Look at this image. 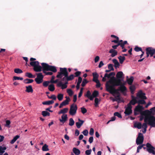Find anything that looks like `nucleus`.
Listing matches in <instances>:
<instances>
[{"label":"nucleus","instance_id":"2eb2a0df","mask_svg":"<svg viewBox=\"0 0 155 155\" xmlns=\"http://www.w3.org/2000/svg\"><path fill=\"white\" fill-rule=\"evenodd\" d=\"M67 114H63L61 116V119H60L59 120L61 122L64 123L67 120Z\"/></svg>","mask_w":155,"mask_h":155},{"label":"nucleus","instance_id":"09e8293b","mask_svg":"<svg viewBox=\"0 0 155 155\" xmlns=\"http://www.w3.org/2000/svg\"><path fill=\"white\" fill-rule=\"evenodd\" d=\"M108 68L110 71H113L114 70L112 64H109L108 65Z\"/></svg>","mask_w":155,"mask_h":155},{"label":"nucleus","instance_id":"dca6fc26","mask_svg":"<svg viewBox=\"0 0 155 155\" xmlns=\"http://www.w3.org/2000/svg\"><path fill=\"white\" fill-rule=\"evenodd\" d=\"M109 52L111 54V56L112 57H114L116 55H117V52L114 49H111L109 51Z\"/></svg>","mask_w":155,"mask_h":155},{"label":"nucleus","instance_id":"603ef678","mask_svg":"<svg viewBox=\"0 0 155 155\" xmlns=\"http://www.w3.org/2000/svg\"><path fill=\"white\" fill-rule=\"evenodd\" d=\"M115 75V73L114 72H111L109 74H107V78H109L111 76H114Z\"/></svg>","mask_w":155,"mask_h":155},{"label":"nucleus","instance_id":"58836bf2","mask_svg":"<svg viewBox=\"0 0 155 155\" xmlns=\"http://www.w3.org/2000/svg\"><path fill=\"white\" fill-rule=\"evenodd\" d=\"M67 92L70 96H71L73 94V92L71 89H68Z\"/></svg>","mask_w":155,"mask_h":155},{"label":"nucleus","instance_id":"2f4dec72","mask_svg":"<svg viewBox=\"0 0 155 155\" xmlns=\"http://www.w3.org/2000/svg\"><path fill=\"white\" fill-rule=\"evenodd\" d=\"M63 94H59L57 96V98L59 101H62L63 98Z\"/></svg>","mask_w":155,"mask_h":155},{"label":"nucleus","instance_id":"69168bd1","mask_svg":"<svg viewBox=\"0 0 155 155\" xmlns=\"http://www.w3.org/2000/svg\"><path fill=\"white\" fill-rule=\"evenodd\" d=\"M82 81V79L80 77H78V80L77 83L78 84H80Z\"/></svg>","mask_w":155,"mask_h":155},{"label":"nucleus","instance_id":"6ab92c4d","mask_svg":"<svg viewBox=\"0 0 155 155\" xmlns=\"http://www.w3.org/2000/svg\"><path fill=\"white\" fill-rule=\"evenodd\" d=\"M112 61L114 64V66L115 68L119 67L120 66V64L117 60L115 59H113Z\"/></svg>","mask_w":155,"mask_h":155},{"label":"nucleus","instance_id":"aec40b11","mask_svg":"<svg viewBox=\"0 0 155 155\" xmlns=\"http://www.w3.org/2000/svg\"><path fill=\"white\" fill-rule=\"evenodd\" d=\"M26 89L25 91L27 92H32L33 91V90L32 86L31 85H29L28 86H26Z\"/></svg>","mask_w":155,"mask_h":155},{"label":"nucleus","instance_id":"0eeeda50","mask_svg":"<svg viewBox=\"0 0 155 155\" xmlns=\"http://www.w3.org/2000/svg\"><path fill=\"white\" fill-rule=\"evenodd\" d=\"M30 64L34 67V70L36 72H40L42 70L41 67L38 61H31Z\"/></svg>","mask_w":155,"mask_h":155},{"label":"nucleus","instance_id":"774afa93","mask_svg":"<svg viewBox=\"0 0 155 155\" xmlns=\"http://www.w3.org/2000/svg\"><path fill=\"white\" fill-rule=\"evenodd\" d=\"M93 137H89V143H92L93 141Z\"/></svg>","mask_w":155,"mask_h":155},{"label":"nucleus","instance_id":"49530a36","mask_svg":"<svg viewBox=\"0 0 155 155\" xmlns=\"http://www.w3.org/2000/svg\"><path fill=\"white\" fill-rule=\"evenodd\" d=\"M87 81L86 79H84L83 80V81H82V82L81 84V86L82 87H84L85 86L86 84H87Z\"/></svg>","mask_w":155,"mask_h":155},{"label":"nucleus","instance_id":"052dcab7","mask_svg":"<svg viewBox=\"0 0 155 155\" xmlns=\"http://www.w3.org/2000/svg\"><path fill=\"white\" fill-rule=\"evenodd\" d=\"M100 57L99 56H96L94 58V62L95 63L97 62L99 60Z\"/></svg>","mask_w":155,"mask_h":155},{"label":"nucleus","instance_id":"5fc2aeb1","mask_svg":"<svg viewBox=\"0 0 155 155\" xmlns=\"http://www.w3.org/2000/svg\"><path fill=\"white\" fill-rule=\"evenodd\" d=\"M91 149L87 150L85 151V153L87 155H89L91 154Z\"/></svg>","mask_w":155,"mask_h":155},{"label":"nucleus","instance_id":"72a5a7b5","mask_svg":"<svg viewBox=\"0 0 155 155\" xmlns=\"http://www.w3.org/2000/svg\"><path fill=\"white\" fill-rule=\"evenodd\" d=\"M42 114L44 117L49 116L50 114L49 112L46 111H44L42 112Z\"/></svg>","mask_w":155,"mask_h":155},{"label":"nucleus","instance_id":"864d4df0","mask_svg":"<svg viewBox=\"0 0 155 155\" xmlns=\"http://www.w3.org/2000/svg\"><path fill=\"white\" fill-rule=\"evenodd\" d=\"M98 94V92L97 91H94L92 94V95L94 97H95L97 96Z\"/></svg>","mask_w":155,"mask_h":155},{"label":"nucleus","instance_id":"b1692460","mask_svg":"<svg viewBox=\"0 0 155 155\" xmlns=\"http://www.w3.org/2000/svg\"><path fill=\"white\" fill-rule=\"evenodd\" d=\"M74 153L76 155H78L80 153V150L76 148H74L73 149Z\"/></svg>","mask_w":155,"mask_h":155},{"label":"nucleus","instance_id":"4d7b16f0","mask_svg":"<svg viewBox=\"0 0 155 155\" xmlns=\"http://www.w3.org/2000/svg\"><path fill=\"white\" fill-rule=\"evenodd\" d=\"M93 78H98V75L96 72L93 73L92 74Z\"/></svg>","mask_w":155,"mask_h":155},{"label":"nucleus","instance_id":"13d9d810","mask_svg":"<svg viewBox=\"0 0 155 155\" xmlns=\"http://www.w3.org/2000/svg\"><path fill=\"white\" fill-rule=\"evenodd\" d=\"M147 123H143L142 126V129H147Z\"/></svg>","mask_w":155,"mask_h":155},{"label":"nucleus","instance_id":"9b49d317","mask_svg":"<svg viewBox=\"0 0 155 155\" xmlns=\"http://www.w3.org/2000/svg\"><path fill=\"white\" fill-rule=\"evenodd\" d=\"M44 76L41 73H39L37 74V77L35 81L38 84L41 83L43 81Z\"/></svg>","mask_w":155,"mask_h":155},{"label":"nucleus","instance_id":"412c9836","mask_svg":"<svg viewBox=\"0 0 155 155\" xmlns=\"http://www.w3.org/2000/svg\"><path fill=\"white\" fill-rule=\"evenodd\" d=\"M144 99L141 98H138L137 99V103L139 105L140 104H143L146 103V102L144 100Z\"/></svg>","mask_w":155,"mask_h":155},{"label":"nucleus","instance_id":"4c0bfd02","mask_svg":"<svg viewBox=\"0 0 155 155\" xmlns=\"http://www.w3.org/2000/svg\"><path fill=\"white\" fill-rule=\"evenodd\" d=\"M25 76L29 78H34L35 77V76H33V75L30 73L27 72L25 74Z\"/></svg>","mask_w":155,"mask_h":155},{"label":"nucleus","instance_id":"4be33fe9","mask_svg":"<svg viewBox=\"0 0 155 155\" xmlns=\"http://www.w3.org/2000/svg\"><path fill=\"white\" fill-rule=\"evenodd\" d=\"M123 74L122 71H119L116 74V77L117 79H120L121 78L123 77Z\"/></svg>","mask_w":155,"mask_h":155},{"label":"nucleus","instance_id":"7ed1b4c3","mask_svg":"<svg viewBox=\"0 0 155 155\" xmlns=\"http://www.w3.org/2000/svg\"><path fill=\"white\" fill-rule=\"evenodd\" d=\"M144 121L149 125L151 127H155V117L150 114L147 115L144 117Z\"/></svg>","mask_w":155,"mask_h":155},{"label":"nucleus","instance_id":"0e129e2a","mask_svg":"<svg viewBox=\"0 0 155 155\" xmlns=\"http://www.w3.org/2000/svg\"><path fill=\"white\" fill-rule=\"evenodd\" d=\"M43 73H45L46 75H51L53 74L52 72H47L46 71H44Z\"/></svg>","mask_w":155,"mask_h":155},{"label":"nucleus","instance_id":"6e6552de","mask_svg":"<svg viewBox=\"0 0 155 155\" xmlns=\"http://www.w3.org/2000/svg\"><path fill=\"white\" fill-rule=\"evenodd\" d=\"M77 109L78 107L76 105L74 104L71 105L69 112L70 114L72 116L74 115L76 113Z\"/></svg>","mask_w":155,"mask_h":155},{"label":"nucleus","instance_id":"a211bd4d","mask_svg":"<svg viewBox=\"0 0 155 155\" xmlns=\"http://www.w3.org/2000/svg\"><path fill=\"white\" fill-rule=\"evenodd\" d=\"M66 99L62 103L65 106L68 104L69 102L70 101V99L68 97H66Z\"/></svg>","mask_w":155,"mask_h":155},{"label":"nucleus","instance_id":"de8ad7c7","mask_svg":"<svg viewBox=\"0 0 155 155\" xmlns=\"http://www.w3.org/2000/svg\"><path fill=\"white\" fill-rule=\"evenodd\" d=\"M14 80H22L23 79V78L22 77H18L17 76H14L13 77Z\"/></svg>","mask_w":155,"mask_h":155},{"label":"nucleus","instance_id":"c756f323","mask_svg":"<svg viewBox=\"0 0 155 155\" xmlns=\"http://www.w3.org/2000/svg\"><path fill=\"white\" fill-rule=\"evenodd\" d=\"M118 58L119 59L120 63L121 64H122L125 60V57L121 56H119L118 57Z\"/></svg>","mask_w":155,"mask_h":155},{"label":"nucleus","instance_id":"20e7f679","mask_svg":"<svg viewBox=\"0 0 155 155\" xmlns=\"http://www.w3.org/2000/svg\"><path fill=\"white\" fill-rule=\"evenodd\" d=\"M144 109V107L140 105H138L135 108L134 110V114L135 115H137L140 113L142 115L144 116L145 117L147 115L150 114L151 112L148 110H146L144 111L143 110Z\"/></svg>","mask_w":155,"mask_h":155},{"label":"nucleus","instance_id":"423d86ee","mask_svg":"<svg viewBox=\"0 0 155 155\" xmlns=\"http://www.w3.org/2000/svg\"><path fill=\"white\" fill-rule=\"evenodd\" d=\"M41 64L43 72L44 71H50L54 72H56L57 71L56 67L54 66L49 65L48 64L45 63H42Z\"/></svg>","mask_w":155,"mask_h":155},{"label":"nucleus","instance_id":"e2e57ef3","mask_svg":"<svg viewBox=\"0 0 155 155\" xmlns=\"http://www.w3.org/2000/svg\"><path fill=\"white\" fill-rule=\"evenodd\" d=\"M48 98L50 99H52L54 100H56V97L54 95H52L51 97H49Z\"/></svg>","mask_w":155,"mask_h":155},{"label":"nucleus","instance_id":"39448f33","mask_svg":"<svg viewBox=\"0 0 155 155\" xmlns=\"http://www.w3.org/2000/svg\"><path fill=\"white\" fill-rule=\"evenodd\" d=\"M145 95V94L143 93L141 91H139L137 93L136 97L132 96V99L128 104H130V105H134L136 103H137V99L138 98L146 99L147 98Z\"/></svg>","mask_w":155,"mask_h":155},{"label":"nucleus","instance_id":"37998d69","mask_svg":"<svg viewBox=\"0 0 155 155\" xmlns=\"http://www.w3.org/2000/svg\"><path fill=\"white\" fill-rule=\"evenodd\" d=\"M114 115L115 116H117L119 118H121L122 117L121 114L118 112H116L114 113Z\"/></svg>","mask_w":155,"mask_h":155},{"label":"nucleus","instance_id":"f8f14e48","mask_svg":"<svg viewBox=\"0 0 155 155\" xmlns=\"http://www.w3.org/2000/svg\"><path fill=\"white\" fill-rule=\"evenodd\" d=\"M132 107L130 104H128L127 107H125V110L124 113L126 115H128L132 113Z\"/></svg>","mask_w":155,"mask_h":155},{"label":"nucleus","instance_id":"79ce46f5","mask_svg":"<svg viewBox=\"0 0 155 155\" xmlns=\"http://www.w3.org/2000/svg\"><path fill=\"white\" fill-rule=\"evenodd\" d=\"M134 50L137 52L141 51L142 52V49L141 48L139 47L138 46H136L134 48Z\"/></svg>","mask_w":155,"mask_h":155},{"label":"nucleus","instance_id":"c9c22d12","mask_svg":"<svg viewBox=\"0 0 155 155\" xmlns=\"http://www.w3.org/2000/svg\"><path fill=\"white\" fill-rule=\"evenodd\" d=\"M130 89L131 92V93L132 94H134V91L135 89V87L134 85H131L130 87Z\"/></svg>","mask_w":155,"mask_h":155},{"label":"nucleus","instance_id":"ea45409f","mask_svg":"<svg viewBox=\"0 0 155 155\" xmlns=\"http://www.w3.org/2000/svg\"><path fill=\"white\" fill-rule=\"evenodd\" d=\"M144 145H145L144 144H142V145L139 146L137 147V153H139V151H139L144 146Z\"/></svg>","mask_w":155,"mask_h":155},{"label":"nucleus","instance_id":"3c124183","mask_svg":"<svg viewBox=\"0 0 155 155\" xmlns=\"http://www.w3.org/2000/svg\"><path fill=\"white\" fill-rule=\"evenodd\" d=\"M115 75V73L114 72H111L109 74H107V78H109L111 76H114Z\"/></svg>","mask_w":155,"mask_h":155},{"label":"nucleus","instance_id":"473e14b6","mask_svg":"<svg viewBox=\"0 0 155 155\" xmlns=\"http://www.w3.org/2000/svg\"><path fill=\"white\" fill-rule=\"evenodd\" d=\"M133 80L134 78L133 77H131L127 80V83L131 85L132 84Z\"/></svg>","mask_w":155,"mask_h":155},{"label":"nucleus","instance_id":"f3484780","mask_svg":"<svg viewBox=\"0 0 155 155\" xmlns=\"http://www.w3.org/2000/svg\"><path fill=\"white\" fill-rule=\"evenodd\" d=\"M6 149L5 146H0V155H2Z\"/></svg>","mask_w":155,"mask_h":155},{"label":"nucleus","instance_id":"bf43d9fd","mask_svg":"<svg viewBox=\"0 0 155 155\" xmlns=\"http://www.w3.org/2000/svg\"><path fill=\"white\" fill-rule=\"evenodd\" d=\"M94 133V129L92 128H91L90 129V131L89 132V134L91 135H93Z\"/></svg>","mask_w":155,"mask_h":155},{"label":"nucleus","instance_id":"c03bdc74","mask_svg":"<svg viewBox=\"0 0 155 155\" xmlns=\"http://www.w3.org/2000/svg\"><path fill=\"white\" fill-rule=\"evenodd\" d=\"M81 112L83 114L86 113L87 112L86 109L84 107H82L81 108Z\"/></svg>","mask_w":155,"mask_h":155},{"label":"nucleus","instance_id":"cd10ccee","mask_svg":"<svg viewBox=\"0 0 155 155\" xmlns=\"http://www.w3.org/2000/svg\"><path fill=\"white\" fill-rule=\"evenodd\" d=\"M48 146L45 144L42 147V150L44 151H47L49 150L48 148Z\"/></svg>","mask_w":155,"mask_h":155},{"label":"nucleus","instance_id":"f704fd0d","mask_svg":"<svg viewBox=\"0 0 155 155\" xmlns=\"http://www.w3.org/2000/svg\"><path fill=\"white\" fill-rule=\"evenodd\" d=\"M14 72L17 74H21L23 72L19 68H16L14 70Z\"/></svg>","mask_w":155,"mask_h":155},{"label":"nucleus","instance_id":"a19ab883","mask_svg":"<svg viewBox=\"0 0 155 155\" xmlns=\"http://www.w3.org/2000/svg\"><path fill=\"white\" fill-rule=\"evenodd\" d=\"M94 102H95V106L96 107H97L98 106V104H99V101L98 98H96L94 100Z\"/></svg>","mask_w":155,"mask_h":155},{"label":"nucleus","instance_id":"a878e982","mask_svg":"<svg viewBox=\"0 0 155 155\" xmlns=\"http://www.w3.org/2000/svg\"><path fill=\"white\" fill-rule=\"evenodd\" d=\"M20 137V136L18 135H17L15 136L13 138V139L11 140L10 142V143L12 144H13Z\"/></svg>","mask_w":155,"mask_h":155},{"label":"nucleus","instance_id":"f257e3e1","mask_svg":"<svg viewBox=\"0 0 155 155\" xmlns=\"http://www.w3.org/2000/svg\"><path fill=\"white\" fill-rule=\"evenodd\" d=\"M60 71L58 72L56 77L61 78V81L57 83V86L61 87L62 89L66 88L67 87L68 81L73 79L74 76L73 74L68 76V73L66 68H60Z\"/></svg>","mask_w":155,"mask_h":155},{"label":"nucleus","instance_id":"4468645a","mask_svg":"<svg viewBox=\"0 0 155 155\" xmlns=\"http://www.w3.org/2000/svg\"><path fill=\"white\" fill-rule=\"evenodd\" d=\"M79 122L76 123V124L77 127L79 128L83 125L84 122V121L83 120H81L80 118L78 119Z\"/></svg>","mask_w":155,"mask_h":155},{"label":"nucleus","instance_id":"a18cd8bd","mask_svg":"<svg viewBox=\"0 0 155 155\" xmlns=\"http://www.w3.org/2000/svg\"><path fill=\"white\" fill-rule=\"evenodd\" d=\"M10 123L11 122L9 120H7L6 121L5 126L8 127L9 128L10 127Z\"/></svg>","mask_w":155,"mask_h":155},{"label":"nucleus","instance_id":"f03ea898","mask_svg":"<svg viewBox=\"0 0 155 155\" xmlns=\"http://www.w3.org/2000/svg\"><path fill=\"white\" fill-rule=\"evenodd\" d=\"M122 81L123 80L120 79H116L114 77L111 78L106 83L107 91L114 94L116 92V90L114 88V87L120 86L119 88V90L122 92L125 91L126 90V88L124 86L125 83H123Z\"/></svg>","mask_w":155,"mask_h":155},{"label":"nucleus","instance_id":"c85d7f7f","mask_svg":"<svg viewBox=\"0 0 155 155\" xmlns=\"http://www.w3.org/2000/svg\"><path fill=\"white\" fill-rule=\"evenodd\" d=\"M48 89L51 91H53L55 89L54 85L52 84L50 85L48 87Z\"/></svg>","mask_w":155,"mask_h":155},{"label":"nucleus","instance_id":"393cba45","mask_svg":"<svg viewBox=\"0 0 155 155\" xmlns=\"http://www.w3.org/2000/svg\"><path fill=\"white\" fill-rule=\"evenodd\" d=\"M68 108H64L63 109L61 110L59 112H58V114H65L67 113L68 111Z\"/></svg>","mask_w":155,"mask_h":155},{"label":"nucleus","instance_id":"5701e85b","mask_svg":"<svg viewBox=\"0 0 155 155\" xmlns=\"http://www.w3.org/2000/svg\"><path fill=\"white\" fill-rule=\"evenodd\" d=\"M142 124L140 122L136 123L134 124V127L138 129H140L142 127Z\"/></svg>","mask_w":155,"mask_h":155},{"label":"nucleus","instance_id":"1a4fd4ad","mask_svg":"<svg viewBox=\"0 0 155 155\" xmlns=\"http://www.w3.org/2000/svg\"><path fill=\"white\" fill-rule=\"evenodd\" d=\"M147 147V150L150 153L155 155V148L150 143H147L146 144Z\"/></svg>","mask_w":155,"mask_h":155},{"label":"nucleus","instance_id":"338daca9","mask_svg":"<svg viewBox=\"0 0 155 155\" xmlns=\"http://www.w3.org/2000/svg\"><path fill=\"white\" fill-rule=\"evenodd\" d=\"M91 93L90 91H87L86 96L88 98L89 97H90V96H91Z\"/></svg>","mask_w":155,"mask_h":155},{"label":"nucleus","instance_id":"680f3d73","mask_svg":"<svg viewBox=\"0 0 155 155\" xmlns=\"http://www.w3.org/2000/svg\"><path fill=\"white\" fill-rule=\"evenodd\" d=\"M83 88H81L80 91V92L79 94V95H78V97H80L81 96L82 94V93H83Z\"/></svg>","mask_w":155,"mask_h":155},{"label":"nucleus","instance_id":"6e6d98bb","mask_svg":"<svg viewBox=\"0 0 155 155\" xmlns=\"http://www.w3.org/2000/svg\"><path fill=\"white\" fill-rule=\"evenodd\" d=\"M88 131L87 130H84L82 132L83 134L85 136H87L88 134Z\"/></svg>","mask_w":155,"mask_h":155},{"label":"nucleus","instance_id":"bb28decb","mask_svg":"<svg viewBox=\"0 0 155 155\" xmlns=\"http://www.w3.org/2000/svg\"><path fill=\"white\" fill-rule=\"evenodd\" d=\"M54 103V101L53 100H50L47 101H46L42 103V104L44 105H50Z\"/></svg>","mask_w":155,"mask_h":155},{"label":"nucleus","instance_id":"8fccbe9b","mask_svg":"<svg viewBox=\"0 0 155 155\" xmlns=\"http://www.w3.org/2000/svg\"><path fill=\"white\" fill-rule=\"evenodd\" d=\"M50 83V82L48 81H44L43 84V85L44 87H46L48 86Z\"/></svg>","mask_w":155,"mask_h":155},{"label":"nucleus","instance_id":"9d476101","mask_svg":"<svg viewBox=\"0 0 155 155\" xmlns=\"http://www.w3.org/2000/svg\"><path fill=\"white\" fill-rule=\"evenodd\" d=\"M143 137L141 133H139L138 136L136 140V143L137 145H141L143 142Z\"/></svg>","mask_w":155,"mask_h":155},{"label":"nucleus","instance_id":"7c9ffc66","mask_svg":"<svg viewBox=\"0 0 155 155\" xmlns=\"http://www.w3.org/2000/svg\"><path fill=\"white\" fill-rule=\"evenodd\" d=\"M33 81L32 79H26L24 80V82L25 84H28L32 83Z\"/></svg>","mask_w":155,"mask_h":155},{"label":"nucleus","instance_id":"e433bc0d","mask_svg":"<svg viewBox=\"0 0 155 155\" xmlns=\"http://www.w3.org/2000/svg\"><path fill=\"white\" fill-rule=\"evenodd\" d=\"M74 121L72 118H71L69 119V124L70 126H72L74 125Z\"/></svg>","mask_w":155,"mask_h":155},{"label":"nucleus","instance_id":"ddd939ff","mask_svg":"<svg viewBox=\"0 0 155 155\" xmlns=\"http://www.w3.org/2000/svg\"><path fill=\"white\" fill-rule=\"evenodd\" d=\"M146 51L147 52L150 54L151 57L153 56V55L155 54V49L151 47H148L146 49Z\"/></svg>","mask_w":155,"mask_h":155}]
</instances>
